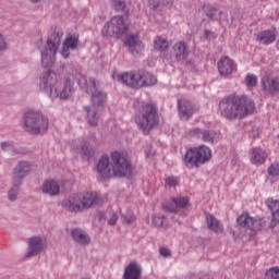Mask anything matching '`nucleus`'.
<instances>
[{
  "instance_id": "16",
  "label": "nucleus",
  "mask_w": 279,
  "mask_h": 279,
  "mask_svg": "<svg viewBox=\"0 0 279 279\" xmlns=\"http://www.w3.org/2000/svg\"><path fill=\"white\" fill-rule=\"evenodd\" d=\"M27 245L28 252L26 253L25 258H32L43 253V250H45V240L35 235L28 239Z\"/></svg>"
},
{
  "instance_id": "52",
  "label": "nucleus",
  "mask_w": 279,
  "mask_h": 279,
  "mask_svg": "<svg viewBox=\"0 0 279 279\" xmlns=\"http://www.w3.org/2000/svg\"><path fill=\"white\" fill-rule=\"evenodd\" d=\"M83 279H90V278H83Z\"/></svg>"
},
{
  "instance_id": "45",
  "label": "nucleus",
  "mask_w": 279,
  "mask_h": 279,
  "mask_svg": "<svg viewBox=\"0 0 279 279\" xmlns=\"http://www.w3.org/2000/svg\"><path fill=\"white\" fill-rule=\"evenodd\" d=\"M166 185L169 186L170 189H173L178 186V179L175 177H168L165 180Z\"/></svg>"
},
{
  "instance_id": "26",
  "label": "nucleus",
  "mask_w": 279,
  "mask_h": 279,
  "mask_svg": "<svg viewBox=\"0 0 279 279\" xmlns=\"http://www.w3.org/2000/svg\"><path fill=\"white\" fill-rule=\"evenodd\" d=\"M256 40L257 43L266 46L276 43V29H266L259 32L257 34Z\"/></svg>"
},
{
  "instance_id": "39",
  "label": "nucleus",
  "mask_w": 279,
  "mask_h": 279,
  "mask_svg": "<svg viewBox=\"0 0 279 279\" xmlns=\"http://www.w3.org/2000/svg\"><path fill=\"white\" fill-rule=\"evenodd\" d=\"M245 84H246L247 88H254L255 86L258 85V76H256L254 74H247L245 76Z\"/></svg>"
},
{
  "instance_id": "28",
  "label": "nucleus",
  "mask_w": 279,
  "mask_h": 279,
  "mask_svg": "<svg viewBox=\"0 0 279 279\" xmlns=\"http://www.w3.org/2000/svg\"><path fill=\"white\" fill-rule=\"evenodd\" d=\"M207 219V228L209 230H213V232H216L219 234V232H223V227L219 223V220L215 218V215L213 214H207L206 216Z\"/></svg>"
},
{
  "instance_id": "1",
  "label": "nucleus",
  "mask_w": 279,
  "mask_h": 279,
  "mask_svg": "<svg viewBox=\"0 0 279 279\" xmlns=\"http://www.w3.org/2000/svg\"><path fill=\"white\" fill-rule=\"evenodd\" d=\"M77 84L80 88H83L92 97V105L84 107V110L86 111L89 125L95 128L99 123V111L108 100V94L101 90L99 82L93 77L88 80L86 76L80 74L77 76Z\"/></svg>"
},
{
  "instance_id": "14",
  "label": "nucleus",
  "mask_w": 279,
  "mask_h": 279,
  "mask_svg": "<svg viewBox=\"0 0 279 279\" xmlns=\"http://www.w3.org/2000/svg\"><path fill=\"white\" fill-rule=\"evenodd\" d=\"M173 56L177 62H181V64H193V61L189 58V46L184 41H178L173 46Z\"/></svg>"
},
{
  "instance_id": "23",
  "label": "nucleus",
  "mask_w": 279,
  "mask_h": 279,
  "mask_svg": "<svg viewBox=\"0 0 279 279\" xmlns=\"http://www.w3.org/2000/svg\"><path fill=\"white\" fill-rule=\"evenodd\" d=\"M262 87L271 95L279 93V77L264 76L262 78Z\"/></svg>"
},
{
  "instance_id": "49",
  "label": "nucleus",
  "mask_w": 279,
  "mask_h": 279,
  "mask_svg": "<svg viewBox=\"0 0 279 279\" xmlns=\"http://www.w3.org/2000/svg\"><path fill=\"white\" fill-rule=\"evenodd\" d=\"M8 49V44L5 43V37L0 34V51H5Z\"/></svg>"
},
{
  "instance_id": "4",
  "label": "nucleus",
  "mask_w": 279,
  "mask_h": 279,
  "mask_svg": "<svg viewBox=\"0 0 279 279\" xmlns=\"http://www.w3.org/2000/svg\"><path fill=\"white\" fill-rule=\"evenodd\" d=\"M62 36H64V32H62V28H52L48 34L46 45L39 48L41 56V65L45 69H49L53 64H56V56L58 54V49H60Z\"/></svg>"
},
{
  "instance_id": "42",
  "label": "nucleus",
  "mask_w": 279,
  "mask_h": 279,
  "mask_svg": "<svg viewBox=\"0 0 279 279\" xmlns=\"http://www.w3.org/2000/svg\"><path fill=\"white\" fill-rule=\"evenodd\" d=\"M165 223V216H153V225L156 228H162Z\"/></svg>"
},
{
  "instance_id": "43",
  "label": "nucleus",
  "mask_w": 279,
  "mask_h": 279,
  "mask_svg": "<svg viewBox=\"0 0 279 279\" xmlns=\"http://www.w3.org/2000/svg\"><path fill=\"white\" fill-rule=\"evenodd\" d=\"M268 173H269V175H272V178L278 177L279 175V163H272L268 168Z\"/></svg>"
},
{
  "instance_id": "37",
  "label": "nucleus",
  "mask_w": 279,
  "mask_h": 279,
  "mask_svg": "<svg viewBox=\"0 0 279 279\" xmlns=\"http://www.w3.org/2000/svg\"><path fill=\"white\" fill-rule=\"evenodd\" d=\"M81 151H82V156L83 158H85L86 160L93 158V156H95V150L93 148H90L88 146V144H84L82 147H81Z\"/></svg>"
},
{
  "instance_id": "44",
  "label": "nucleus",
  "mask_w": 279,
  "mask_h": 279,
  "mask_svg": "<svg viewBox=\"0 0 279 279\" xmlns=\"http://www.w3.org/2000/svg\"><path fill=\"white\" fill-rule=\"evenodd\" d=\"M122 219L123 223H126V226H132V223H134V221L136 220V216H134L133 214L123 215Z\"/></svg>"
},
{
  "instance_id": "40",
  "label": "nucleus",
  "mask_w": 279,
  "mask_h": 279,
  "mask_svg": "<svg viewBox=\"0 0 279 279\" xmlns=\"http://www.w3.org/2000/svg\"><path fill=\"white\" fill-rule=\"evenodd\" d=\"M266 279H279V267H272L267 270Z\"/></svg>"
},
{
  "instance_id": "24",
  "label": "nucleus",
  "mask_w": 279,
  "mask_h": 279,
  "mask_svg": "<svg viewBox=\"0 0 279 279\" xmlns=\"http://www.w3.org/2000/svg\"><path fill=\"white\" fill-rule=\"evenodd\" d=\"M266 206L269 208L272 217L270 228H276L279 223V199H268Z\"/></svg>"
},
{
  "instance_id": "17",
  "label": "nucleus",
  "mask_w": 279,
  "mask_h": 279,
  "mask_svg": "<svg viewBox=\"0 0 279 279\" xmlns=\"http://www.w3.org/2000/svg\"><path fill=\"white\" fill-rule=\"evenodd\" d=\"M124 47L132 56H138L143 49V43L138 38V35H126L124 39Z\"/></svg>"
},
{
  "instance_id": "15",
  "label": "nucleus",
  "mask_w": 279,
  "mask_h": 279,
  "mask_svg": "<svg viewBox=\"0 0 279 279\" xmlns=\"http://www.w3.org/2000/svg\"><path fill=\"white\" fill-rule=\"evenodd\" d=\"M97 173L102 180H110V178H114L112 170V161L108 156H102L97 165Z\"/></svg>"
},
{
  "instance_id": "13",
  "label": "nucleus",
  "mask_w": 279,
  "mask_h": 279,
  "mask_svg": "<svg viewBox=\"0 0 279 279\" xmlns=\"http://www.w3.org/2000/svg\"><path fill=\"white\" fill-rule=\"evenodd\" d=\"M236 222L242 228H247V230H251L252 232L260 230V227L263 226V220L260 218H254L245 211L238 217Z\"/></svg>"
},
{
  "instance_id": "35",
  "label": "nucleus",
  "mask_w": 279,
  "mask_h": 279,
  "mask_svg": "<svg viewBox=\"0 0 279 279\" xmlns=\"http://www.w3.org/2000/svg\"><path fill=\"white\" fill-rule=\"evenodd\" d=\"M1 149H3V151H9L12 156H16V154L21 153L14 145V142H2Z\"/></svg>"
},
{
  "instance_id": "33",
  "label": "nucleus",
  "mask_w": 279,
  "mask_h": 279,
  "mask_svg": "<svg viewBox=\"0 0 279 279\" xmlns=\"http://www.w3.org/2000/svg\"><path fill=\"white\" fill-rule=\"evenodd\" d=\"M205 14L209 21H219V14H221V12L213 5H208L205 9Z\"/></svg>"
},
{
  "instance_id": "19",
  "label": "nucleus",
  "mask_w": 279,
  "mask_h": 279,
  "mask_svg": "<svg viewBox=\"0 0 279 279\" xmlns=\"http://www.w3.org/2000/svg\"><path fill=\"white\" fill-rule=\"evenodd\" d=\"M116 38H123L128 34V24H125V17L121 15L113 16L111 19Z\"/></svg>"
},
{
  "instance_id": "41",
  "label": "nucleus",
  "mask_w": 279,
  "mask_h": 279,
  "mask_svg": "<svg viewBox=\"0 0 279 279\" xmlns=\"http://www.w3.org/2000/svg\"><path fill=\"white\" fill-rule=\"evenodd\" d=\"M114 8L118 12H125L128 3L125 2V0H116Z\"/></svg>"
},
{
  "instance_id": "7",
  "label": "nucleus",
  "mask_w": 279,
  "mask_h": 279,
  "mask_svg": "<svg viewBox=\"0 0 279 279\" xmlns=\"http://www.w3.org/2000/svg\"><path fill=\"white\" fill-rule=\"evenodd\" d=\"M211 158L213 153H210V148L206 145H201L186 151L184 163L187 169H199L202 165H206Z\"/></svg>"
},
{
  "instance_id": "30",
  "label": "nucleus",
  "mask_w": 279,
  "mask_h": 279,
  "mask_svg": "<svg viewBox=\"0 0 279 279\" xmlns=\"http://www.w3.org/2000/svg\"><path fill=\"white\" fill-rule=\"evenodd\" d=\"M154 49L162 53V51H167V49H169V41L167 40V38L158 36L154 40Z\"/></svg>"
},
{
  "instance_id": "31",
  "label": "nucleus",
  "mask_w": 279,
  "mask_h": 279,
  "mask_svg": "<svg viewBox=\"0 0 279 279\" xmlns=\"http://www.w3.org/2000/svg\"><path fill=\"white\" fill-rule=\"evenodd\" d=\"M77 45H80V38L73 35L68 36L63 41V46L71 49V51H75Z\"/></svg>"
},
{
  "instance_id": "25",
  "label": "nucleus",
  "mask_w": 279,
  "mask_h": 279,
  "mask_svg": "<svg viewBox=\"0 0 279 279\" xmlns=\"http://www.w3.org/2000/svg\"><path fill=\"white\" fill-rule=\"evenodd\" d=\"M41 192L44 195L56 197V195H60V185L53 180L45 181L41 186Z\"/></svg>"
},
{
  "instance_id": "11",
  "label": "nucleus",
  "mask_w": 279,
  "mask_h": 279,
  "mask_svg": "<svg viewBox=\"0 0 279 279\" xmlns=\"http://www.w3.org/2000/svg\"><path fill=\"white\" fill-rule=\"evenodd\" d=\"M141 77H142L141 70L124 72L118 75L119 82H121L125 86H130V88H143V83L141 81Z\"/></svg>"
},
{
  "instance_id": "34",
  "label": "nucleus",
  "mask_w": 279,
  "mask_h": 279,
  "mask_svg": "<svg viewBox=\"0 0 279 279\" xmlns=\"http://www.w3.org/2000/svg\"><path fill=\"white\" fill-rule=\"evenodd\" d=\"M71 95H73V86L71 85V81L66 80L60 93V99H69Z\"/></svg>"
},
{
  "instance_id": "32",
  "label": "nucleus",
  "mask_w": 279,
  "mask_h": 279,
  "mask_svg": "<svg viewBox=\"0 0 279 279\" xmlns=\"http://www.w3.org/2000/svg\"><path fill=\"white\" fill-rule=\"evenodd\" d=\"M101 34L106 38H117V34L114 33V26L111 23V20L104 25Z\"/></svg>"
},
{
  "instance_id": "8",
  "label": "nucleus",
  "mask_w": 279,
  "mask_h": 279,
  "mask_svg": "<svg viewBox=\"0 0 279 279\" xmlns=\"http://www.w3.org/2000/svg\"><path fill=\"white\" fill-rule=\"evenodd\" d=\"M113 178H130L132 175V162L125 154L114 151L111 154Z\"/></svg>"
},
{
  "instance_id": "21",
  "label": "nucleus",
  "mask_w": 279,
  "mask_h": 279,
  "mask_svg": "<svg viewBox=\"0 0 279 279\" xmlns=\"http://www.w3.org/2000/svg\"><path fill=\"white\" fill-rule=\"evenodd\" d=\"M236 69L234 61L228 57L221 58L218 62V71L220 75H232V72Z\"/></svg>"
},
{
  "instance_id": "38",
  "label": "nucleus",
  "mask_w": 279,
  "mask_h": 279,
  "mask_svg": "<svg viewBox=\"0 0 279 279\" xmlns=\"http://www.w3.org/2000/svg\"><path fill=\"white\" fill-rule=\"evenodd\" d=\"M173 204L174 206H177V208H186V206H189V197L186 196L173 197Z\"/></svg>"
},
{
  "instance_id": "12",
  "label": "nucleus",
  "mask_w": 279,
  "mask_h": 279,
  "mask_svg": "<svg viewBox=\"0 0 279 279\" xmlns=\"http://www.w3.org/2000/svg\"><path fill=\"white\" fill-rule=\"evenodd\" d=\"M29 171H32V163L28 161H20L13 169L12 180L15 186H21L23 181L27 175H29Z\"/></svg>"
},
{
  "instance_id": "51",
  "label": "nucleus",
  "mask_w": 279,
  "mask_h": 279,
  "mask_svg": "<svg viewBox=\"0 0 279 279\" xmlns=\"http://www.w3.org/2000/svg\"><path fill=\"white\" fill-rule=\"evenodd\" d=\"M31 3H40V0H29Z\"/></svg>"
},
{
  "instance_id": "50",
  "label": "nucleus",
  "mask_w": 279,
  "mask_h": 279,
  "mask_svg": "<svg viewBox=\"0 0 279 279\" xmlns=\"http://www.w3.org/2000/svg\"><path fill=\"white\" fill-rule=\"evenodd\" d=\"M159 252L163 258H169V256H171V251H169L167 247H161Z\"/></svg>"
},
{
  "instance_id": "9",
  "label": "nucleus",
  "mask_w": 279,
  "mask_h": 279,
  "mask_svg": "<svg viewBox=\"0 0 279 279\" xmlns=\"http://www.w3.org/2000/svg\"><path fill=\"white\" fill-rule=\"evenodd\" d=\"M58 84V74L51 70L43 72L39 77V88L46 95H49L50 99H58L60 94L56 85Z\"/></svg>"
},
{
  "instance_id": "20",
  "label": "nucleus",
  "mask_w": 279,
  "mask_h": 279,
  "mask_svg": "<svg viewBox=\"0 0 279 279\" xmlns=\"http://www.w3.org/2000/svg\"><path fill=\"white\" fill-rule=\"evenodd\" d=\"M143 276V267L137 262H131L125 268L123 279H141Z\"/></svg>"
},
{
  "instance_id": "29",
  "label": "nucleus",
  "mask_w": 279,
  "mask_h": 279,
  "mask_svg": "<svg viewBox=\"0 0 279 279\" xmlns=\"http://www.w3.org/2000/svg\"><path fill=\"white\" fill-rule=\"evenodd\" d=\"M140 75H142V88L145 86H154L158 80L156 76L149 72H145L143 70H140Z\"/></svg>"
},
{
  "instance_id": "2",
  "label": "nucleus",
  "mask_w": 279,
  "mask_h": 279,
  "mask_svg": "<svg viewBox=\"0 0 279 279\" xmlns=\"http://www.w3.org/2000/svg\"><path fill=\"white\" fill-rule=\"evenodd\" d=\"M220 114L225 119H244L256 110L254 100L247 96H228L220 100Z\"/></svg>"
},
{
  "instance_id": "36",
  "label": "nucleus",
  "mask_w": 279,
  "mask_h": 279,
  "mask_svg": "<svg viewBox=\"0 0 279 279\" xmlns=\"http://www.w3.org/2000/svg\"><path fill=\"white\" fill-rule=\"evenodd\" d=\"M19 189H21V185H16L13 181V185L8 192L9 202H16L19 198Z\"/></svg>"
},
{
  "instance_id": "48",
  "label": "nucleus",
  "mask_w": 279,
  "mask_h": 279,
  "mask_svg": "<svg viewBox=\"0 0 279 279\" xmlns=\"http://www.w3.org/2000/svg\"><path fill=\"white\" fill-rule=\"evenodd\" d=\"M117 221H119V215L112 214L108 220V226H117Z\"/></svg>"
},
{
  "instance_id": "5",
  "label": "nucleus",
  "mask_w": 279,
  "mask_h": 279,
  "mask_svg": "<svg viewBox=\"0 0 279 279\" xmlns=\"http://www.w3.org/2000/svg\"><path fill=\"white\" fill-rule=\"evenodd\" d=\"M137 128L147 136L158 125V109L154 104H143L135 113Z\"/></svg>"
},
{
  "instance_id": "22",
  "label": "nucleus",
  "mask_w": 279,
  "mask_h": 279,
  "mask_svg": "<svg viewBox=\"0 0 279 279\" xmlns=\"http://www.w3.org/2000/svg\"><path fill=\"white\" fill-rule=\"evenodd\" d=\"M71 236L78 245H90V235L82 229H72Z\"/></svg>"
},
{
  "instance_id": "18",
  "label": "nucleus",
  "mask_w": 279,
  "mask_h": 279,
  "mask_svg": "<svg viewBox=\"0 0 279 279\" xmlns=\"http://www.w3.org/2000/svg\"><path fill=\"white\" fill-rule=\"evenodd\" d=\"M178 110L179 117L182 119V121H189L195 112V109H193V104L186 99L178 100Z\"/></svg>"
},
{
  "instance_id": "10",
  "label": "nucleus",
  "mask_w": 279,
  "mask_h": 279,
  "mask_svg": "<svg viewBox=\"0 0 279 279\" xmlns=\"http://www.w3.org/2000/svg\"><path fill=\"white\" fill-rule=\"evenodd\" d=\"M190 134H192V136H196L197 138H202L204 143H208L209 145L219 143L220 138V135L217 131L208 129L194 128L190 130Z\"/></svg>"
},
{
  "instance_id": "27",
  "label": "nucleus",
  "mask_w": 279,
  "mask_h": 279,
  "mask_svg": "<svg viewBox=\"0 0 279 279\" xmlns=\"http://www.w3.org/2000/svg\"><path fill=\"white\" fill-rule=\"evenodd\" d=\"M267 160V153L262 148H254L252 150L251 162L253 165H263Z\"/></svg>"
},
{
  "instance_id": "47",
  "label": "nucleus",
  "mask_w": 279,
  "mask_h": 279,
  "mask_svg": "<svg viewBox=\"0 0 279 279\" xmlns=\"http://www.w3.org/2000/svg\"><path fill=\"white\" fill-rule=\"evenodd\" d=\"M62 58H69L71 56V48H66V46L62 45L61 51H60Z\"/></svg>"
},
{
  "instance_id": "6",
  "label": "nucleus",
  "mask_w": 279,
  "mask_h": 279,
  "mask_svg": "<svg viewBox=\"0 0 279 279\" xmlns=\"http://www.w3.org/2000/svg\"><path fill=\"white\" fill-rule=\"evenodd\" d=\"M22 119L23 129L28 134H45L49 130V119L40 111H26Z\"/></svg>"
},
{
  "instance_id": "3",
  "label": "nucleus",
  "mask_w": 279,
  "mask_h": 279,
  "mask_svg": "<svg viewBox=\"0 0 279 279\" xmlns=\"http://www.w3.org/2000/svg\"><path fill=\"white\" fill-rule=\"evenodd\" d=\"M104 199L96 192H86L84 194H73L61 203L62 208L69 213H83L92 206H101Z\"/></svg>"
},
{
  "instance_id": "46",
  "label": "nucleus",
  "mask_w": 279,
  "mask_h": 279,
  "mask_svg": "<svg viewBox=\"0 0 279 279\" xmlns=\"http://www.w3.org/2000/svg\"><path fill=\"white\" fill-rule=\"evenodd\" d=\"M165 210H168L169 213H178V206L173 204V198L172 202L166 203L163 205Z\"/></svg>"
}]
</instances>
